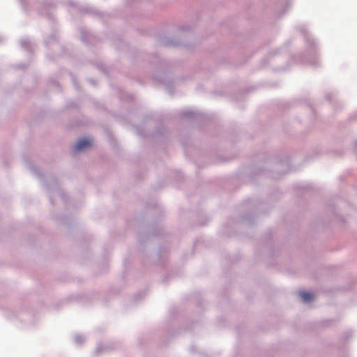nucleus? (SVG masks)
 Instances as JSON below:
<instances>
[{
  "instance_id": "obj_1",
  "label": "nucleus",
  "mask_w": 357,
  "mask_h": 357,
  "mask_svg": "<svg viewBox=\"0 0 357 357\" xmlns=\"http://www.w3.org/2000/svg\"><path fill=\"white\" fill-rule=\"evenodd\" d=\"M91 145L92 140L91 139H82L77 142L74 147V150L75 151H82L90 147Z\"/></svg>"
},
{
  "instance_id": "obj_2",
  "label": "nucleus",
  "mask_w": 357,
  "mask_h": 357,
  "mask_svg": "<svg viewBox=\"0 0 357 357\" xmlns=\"http://www.w3.org/2000/svg\"><path fill=\"white\" fill-rule=\"evenodd\" d=\"M300 296L305 302H310L314 298V295L311 292L301 291Z\"/></svg>"
}]
</instances>
